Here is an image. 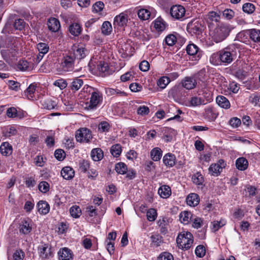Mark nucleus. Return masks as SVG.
Here are the masks:
<instances>
[{
	"mask_svg": "<svg viewBox=\"0 0 260 260\" xmlns=\"http://www.w3.org/2000/svg\"><path fill=\"white\" fill-rule=\"evenodd\" d=\"M233 28L229 24L219 23L210 30V35L216 43L221 42L229 36Z\"/></svg>",
	"mask_w": 260,
	"mask_h": 260,
	"instance_id": "1",
	"label": "nucleus"
},
{
	"mask_svg": "<svg viewBox=\"0 0 260 260\" xmlns=\"http://www.w3.org/2000/svg\"><path fill=\"white\" fill-rule=\"evenodd\" d=\"M193 242V236L189 232H182L177 236L176 242L179 248L187 250L192 245Z\"/></svg>",
	"mask_w": 260,
	"mask_h": 260,
	"instance_id": "2",
	"label": "nucleus"
},
{
	"mask_svg": "<svg viewBox=\"0 0 260 260\" xmlns=\"http://www.w3.org/2000/svg\"><path fill=\"white\" fill-rule=\"evenodd\" d=\"M205 28L204 22L199 19H194L187 24L186 29L191 35H199L202 33Z\"/></svg>",
	"mask_w": 260,
	"mask_h": 260,
	"instance_id": "3",
	"label": "nucleus"
},
{
	"mask_svg": "<svg viewBox=\"0 0 260 260\" xmlns=\"http://www.w3.org/2000/svg\"><path fill=\"white\" fill-rule=\"evenodd\" d=\"M236 55V52L232 47H227L219 52L220 60L224 63H230Z\"/></svg>",
	"mask_w": 260,
	"mask_h": 260,
	"instance_id": "4",
	"label": "nucleus"
},
{
	"mask_svg": "<svg viewBox=\"0 0 260 260\" xmlns=\"http://www.w3.org/2000/svg\"><path fill=\"white\" fill-rule=\"evenodd\" d=\"M75 56L72 55V53H69L68 54L64 56L62 58L60 66L62 70L64 72H69L73 70Z\"/></svg>",
	"mask_w": 260,
	"mask_h": 260,
	"instance_id": "5",
	"label": "nucleus"
},
{
	"mask_svg": "<svg viewBox=\"0 0 260 260\" xmlns=\"http://www.w3.org/2000/svg\"><path fill=\"white\" fill-rule=\"evenodd\" d=\"M76 138L78 142L88 143L92 138L91 132L87 128H81L77 131Z\"/></svg>",
	"mask_w": 260,
	"mask_h": 260,
	"instance_id": "6",
	"label": "nucleus"
},
{
	"mask_svg": "<svg viewBox=\"0 0 260 260\" xmlns=\"http://www.w3.org/2000/svg\"><path fill=\"white\" fill-rule=\"evenodd\" d=\"M185 12L184 7L179 5H174L170 9L171 16L177 20H181L185 16Z\"/></svg>",
	"mask_w": 260,
	"mask_h": 260,
	"instance_id": "7",
	"label": "nucleus"
},
{
	"mask_svg": "<svg viewBox=\"0 0 260 260\" xmlns=\"http://www.w3.org/2000/svg\"><path fill=\"white\" fill-rule=\"evenodd\" d=\"M73 50L74 52L72 53V55H74L75 58H76L78 59L84 58L88 53V50L82 44L74 46Z\"/></svg>",
	"mask_w": 260,
	"mask_h": 260,
	"instance_id": "8",
	"label": "nucleus"
},
{
	"mask_svg": "<svg viewBox=\"0 0 260 260\" xmlns=\"http://www.w3.org/2000/svg\"><path fill=\"white\" fill-rule=\"evenodd\" d=\"M59 260H73V253L72 251L66 247L61 248L58 252Z\"/></svg>",
	"mask_w": 260,
	"mask_h": 260,
	"instance_id": "9",
	"label": "nucleus"
},
{
	"mask_svg": "<svg viewBox=\"0 0 260 260\" xmlns=\"http://www.w3.org/2000/svg\"><path fill=\"white\" fill-rule=\"evenodd\" d=\"M197 84V82L195 77H186L182 80L181 87L189 90L195 88Z\"/></svg>",
	"mask_w": 260,
	"mask_h": 260,
	"instance_id": "10",
	"label": "nucleus"
},
{
	"mask_svg": "<svg viewBox=\"0 0 260 260\" xmlns=\"http://www.w3.org/2000/svg\"><path fill=\"white\" fill-rule=\"evenodd\" d=\"M188 54L195 56V60L199 59L202 55L201 53L199 51L198 47L194 44H188L186 49Z\"/></svg>",
	"mask_w": 260,
	"mask_h": 260,
	"instance_id": "11",
	"label": "nucleus"
},
{
	"mask_svg": "<svg viewBox=\"0 0 260 260\" xmlns=\"http://www.w3.org/2000/svg\"><path fill=\"white\" fill-rule=\"evenodd\" d=\"M40 256L43 259L49 258L51 256V248L48 244H44L38 247Z\"/></svg>",
	"mask_w": 260,
	"mask_h": 260,
	"instance_id": "12",
	"label": "nucleus"
},
{
	"mask_svg": "<svg viewBox=\"0 0 260 260\" xmlns=\"http://www.w3.org/2000/svg\"><path fill=\"white\" fill-rule=\"evenodd\" d=\"M32 230V226L30 220L23 219L19 225V232L24 235L29 234Z\"/></svg>",
	"mask_w": 260,
	"mask_h": 260,
	"instance_id": "13",
	"label": "nucleus"
},
{
	"mask_svg": "<svg viewBox=\"0 0 260 260\" xmlns=\"http://www.w3.org/2000/svg\"><path fill=\"white\" fill-rule=\"evenodd\" d=\"M100 92L97 90L92 92L88 108L93 109L96 107L99 104L100 99L102 98Z\"/></svg>",
	"mask_w": 260,
	"mask_h": 260,
	"instance_id": "14",
	"label": "nucleus"
},
{
	"mask_svg": "<svg viewBox=\"0 0 260 260\" xmlns=\"http://www.w3.org/2000/svg\"><path fill=\"white\" fill-rule=\"evenodd\" d=\"M127 21V15L122 13L115 17L114 25L118 26H124L126 25Z\"/></svg>",
	"mask_w": 260,
	"mask_h": 260,
	"instance_id": "15",
	"label": "nucleus"
},
{
	"mask_svg": "<svg viewBox=\"0 0 260 260\" xmlns=\"http://www.w3.org/2000/svg\"><path fill=\"white\" fill-rule=\"evenodd\" d=\"M47 25L49 29L53 32L57 31L60 27L59 20L55 18L49 19Z\"/></svg>",
	"mask_w": 260,
	"mask_h": 260,
	"instance_id": "16",
	"label": "nucleus"
},
{
	"mask_svg": "<svg viewBox=\"0 0 260 260\" xmlns=\"http://www.w3.org/2000/svg\"><path fill=\"white\" fill-rule=\"evenodd\" d=\"M61 175L66 180L72 179L75 175L74 170L70 167H65L61 171Z\"/></svg>",
	"mask_w": 260,
	"mask_h": 260,
	"instance_id": "17",
	"label": "nucleus"
},
{
	"mask_svg": "<svg viewBox=\"0 0 260 260\" xmlns=\"http://www.w3.org/2000/svg\"><path fill=\"white\" fill-rule=\"evenodd\" d=\"M17 68L21 71H30L32 68V64L25 60H20L17 64Z\"/></svg>",
	"mask_w": 260,
	"mask_h": 260,
	"instance_id": "18",
	"label": "nucleus"
},
{
	"mask_svg": "<svg viewBox=\"0 0 260 260\" xmlns=\"http://www.w3.org/2000/svg\"><path fill=\"white\" fill-rule=\"evenodd\" d=\"M186 203L190 206H197L199 203V197L197 193H190L186 198Z\"/></svg>",
	"mask_w": 260,
	"mask_h": 260,
	"instance_id": "19",
	"label": "nucleus"
},
{
	"mask_svg": "<svg viewBox=\"0 0 260 260\" xmlns=\"http://www.w3.org/2000/svg\"><path fill=\"white\" fill-rule=\"evenodd\" d=\"M250 39L254 43L260 45V30L256 29H249Z\"/></svg>",
	"mask_w": 260,
	"mask_h": 260,
	"instance_id": "20",
	"label": "nucleus"
},
{
	"mask_svg": "<svg viewBox=\"0 0 260 260\" xmlns=\"http://www.w3.org/2000/svg\"><path fill=\"white\" fill-rule=\"evenodd\" d=\"M158 193L161 198L167 199L171 196V189L168 185H164L159 187Z\"/></svg>",
	"mask_w": 260,
	"mask_h": 260,
	"instance_id": "21",
	"label": "nucleus"
},
{
	"mask_svg": "<svg viewBox=\"0 0 260 260\" xmlns=\"http://www.w3.org/2000/svg\"><path fill=\"white\" fill-rule=\"evenodd\" d=\"M38 211L42 214H46L50 210V206L48 203L46 201H40L37 204Z\"/></svg>",
	"mask_w": 260,
	"mask_h": 260,
	"instance_id": "22",
	"label": "nucleus"
},
{
	"mask_svg": "<svg viewBox=\"0 0 260 260\" xmlns=\"http://www.w3.org/2000/svg\"><path fill=\"white\" fill-rule=\"evenodd\" d=\"M12 147L8 142H4L0 146V151L5 156H9L12 153Z\"/></svg>",
	"mask_w": 260,
	"mask_h": 260,
	"instance_id": "23",
	"label": "nucleus"
},
{
	"mask_svg": "<svg viewBox=\"0 0 260 260\" xmlns=\"http://www.w3.org/2000/svg\"><path fill=\"white\" fill-rule=\"evenodd\" d=\"M176 157L174 154L171 153L166 154L163 157V161L167 166L171 167L175 164Z\"/></svg>",
	"mask_w": 260,
	"mask_h": 260,
	"instance_id": "24",
	"label": "nucleus"
},
{
	"mask_svg": "<svg viewBox=\"0 0 260 260\" xmlns=\"http://www.w3.org/2000/svg\"><path fill=\"white\" fill-rule=\"evenodd\" d=\"M216 103L221 108L229 109L230 107L229 101L223 95H218L216 99Z\"/></svg>",
	"mask_w": 260,
	"mask_h": 260,
	"instance_id": "25",
	"label": "nucleus"
},
{
	"mask_svg": "<svg viewBox=\"0 0 260 260\" xmlns=\"http://www.w3.org/2000/svg\"><path fill=\"white\" fill-rule=\"evenodd\" d=\"M69 31L74 36H78L81 32L82 28L79 24L72 23L69 27Z\"/></svg>",
	"mask_w": 260,
	"mask_h": 260,
	"instance_id": "26",
	"label": "nucleus"
},
{
	"mask_svg": "<svg viewBox=\"0 0 260 260\" xmlns=\"http://www.w3.org/2000/svg\"><path fill=\"white\" fill-rule=\"evenodd\" d=\"M236 166L238 170L244 171L247 168L248 162L244 157H240L236 160Z\"/></svg>",
	"mask_w": 260,
	"mask_h": 260,
	"instance_id": "27",
	"label": "nucleus"
},
{
	"mask_svg": "<svg viewBox=\"0 0 260 260\" xmlns=\"http://www.w3.org/2000/svg\"><path fill=\"white\" fill-rule=\"evenodd\" d=\"M103 152L101 148L93 149L91 152V157L94 161H99L103 157Z\"/></svg>",
	"mask_w": 260,
	"mask_h": 260,
	"instance_id": "28",
	"label": "nucleus"
},
{
	"mask_svg": "<svg viewBox=\"0 0 260 260\" xmlns=\"http://www.w3.org/2000/svg\"><path fill=\"white\" fill-rule=\"evenodd\" d=\"M167 26L166 22L161 18H157L154 22V27L158 31H162Z\"/></svg>",
	"mask_w": 260,
	"mask_h": 260,
	"instance_id": "29",
	"label": "nucleus"
},
{
	"mask_svg": "<svg viewBox=\"0 0 260 260\" xmlns=\"http://www.w3.org/2000/svg\"><path fill=\"white\" fill-rule=\"evenodd\" d=\"M182 87L180 85H176L172 87L169 91V96H172L174 99L178 98L181 94Z\"/></svg>",
	"mask_w": 260,
	"mask_h": 260,
	"instance_id": "30",
	"label": "nucleus"
},
{
	"mask_svg": "<svg viewBox=\"0 0 260 260\" xmlns=\"http://www.w3.org/2000/svg\"><path fill=\"white\" fill-rule=\"evenodd\" d=\"M193 216L190 212L184 211L180 214V220L184 224H187L190 220L191 221Z\"/></svg>",
	"mask_w": 260,
	"mask_h": 260,
	"instance_id": "31",
	"label": "nucleus"
},
{
	"mask_svg": "<svg viewBox=\"0 0 260 260\" xmlns=\"http://www.w3.org/2000/svg\"><path fill=\"white\" fill-rule=\"evenodd\" d=\"M222 170L221 167H220L216 164H213L210 166L209 172L212 175L217 176L222 171Z\"/></svg>",
	"mask_w": 260,
	"mask_h": 260,
	"instance_id": "32",
	"label": "nucleus"
},
{
	"mask_svg": "<svg viewBox=\"0 0 260 260\" xmlns=\"http://www.w3.org/2000/svg\"><path fill=\"white\" fill-rule=\"evenodd\" d=\"M150 154L153 160L158 161L160 159L162 156V151L160 148L156 147L151 151Z\"/></svg>",
	"mask_w": 260,
	"mask_h": 260,
	"instance_id": "33",
	"label": "nucleus"
},
{
	"mask_svg": "<svg viewBox=\"0 0 260 260\" xmlns=\"http://www.w3.org/2000/svg\"><path fill=\"white\" fill-rule=\"evenodd\" d=\"M165 131V135L164 136L165 141L166 142L171 141L176 134L175 131L174 129L168 127L166 128Z\"/></svg>",
	"mask_w": 260,
	"mask_h": 260,
	"instance_id": "34",
	"label": "nucleus"
},
{
	"mask_svg": "<svg viewBox=\"0 0 260 260\" xmlns=\"http://www.w3.org/2000/svg\"><path fill=\"white\" fill-rule=\"evenodd\" d=\"M150 11L146 9H141L138 11L139 18L142 20H148L150 16Z\"/></svg>",
	"mask_w": 260,
	"mask_h": 260,
	"instance_id": "35",
	"label": "nucleus"
},
{
	"mask_svg": "<svg viewBox=\"0 0 260 260\" xmlns=\"http://www.w3.org/2000/svg\"><path fill=\"white\" fill-rule=\"evenodd\" d=\"M83 81L78 78L75 79L72 82L70 86L71 89L74 91H77L82 86Z\"/></svg>",
	"mask_w": 260,
	"mask_h": 260,
	"instance_id": "36",
	"label": "nucleus"
},
{
	"mask_svg": "<svg viewBox=\"0 0 260 260\" xmlns=\"http://www.w3.org/2000/svg\"><path fill=\"white\" fill-rule=\"evenodd\" d=\"M112 30L111 24L109 21H105L101 27L102 32L105 35H109Z\"/></svg>",
	"mask_w": 260,
	"mask_h": 260,
	"instance_id": "37",
	"label": "nucleus"
},
{
	"mask_svg": "<svg viewBox=\"0 0 260 260\" xmlns=\"http://www.w3.org/2000/svg\"><path fill=\"white\" fill-rule=\"evenodd\" d=\"M36 87L34 84H30L24 92L25 95L29 100H32Z\"/></svg>",
	"mask_w": 260,
	"mask_h": 260,
	"instance_id": "38",
	"label": "nucleus"
},
{
	"mask_svg": "<svg viewBox=\"0 0 260 260\" xmlns=\"http://www.w3.org/2000/svg\"><path fill=\"white\" fill-rule=\"evenodd\" d=\"M70 212L71 216L74 218H78L81 214V210L78 206H73L70 209Z\"/></svg>",
	"mask_w": 260,
	"mask_h": 260,
	"instance_id": "39",
	"label": "nucleus"
},
{
	"mask_svg": "<svg viewBox=\"0 0 260 260\" xmlns=\"http://www.w3.org/2000/svg\"><path fill=\"white\" fill-rule=\"evenodd\" d=\"M192 179L193 182L197 185H202L204 182V177L200 172H197L194 174L192 177Z\"/></svg>",
	"mask_w": 260,
	"mask_h": 260,
	"instance_id": "40",
	"label": "nucleus"
},
{
	"mask_svg": "<svg viewBox=\"0 0 260 260\" xmlns=\"http://www.w3.org/2000/svg\"><path fill=\"white\" fill-rule=\"evenodd\" d=\"M170 82V77H168L167 76H163L160 78L157 81V85L158 86L162 88H165L167 85Z\"/></svg>",
	"mask_w": 260,
	"mask_h": 260,
	"instance_id": "41",
	"label": "nucleus"
},
{
	"mask_svg": "<svg viewBox=\"0 0 260 260\" xmlns=\"http://www.w3.org/2000/svg\"><path fill=\"white\" fill-rule=\"evenodd\" d=\"M115 170L118 174H124L127 170V166L123 162H119L115 165Z\"/></svg>",
	"mask_w": 260,
	"mask_h": 260,
	"instance_id": "42",
	"label": "nucleus"
},
{
	"mask_svg": "<svg viewBox=\"0 0 260 260\" xmlns=\"http://www.w3.org/2000/svg\"><path fill=\"white\" fill-rule=\"evenodd\" d=\"M190 104L193 107L198 106L201 105H204V100L200 97L193 96L191 98Z\"/></svg>",
	"mask_w": 260,
	"mask_h": 260,
	"instance_id": "43",
	"label": "nucleus"
},
{
	"mask_svg": "<svg viewBox=\"0 0 260 260\" xmlns=\"http://www.w3.org/2000/svg\"><path fill=\"white\" fill-rule=\"evenodd\" d=\"M111 153L114 157H118L121 152V147L120 144H116L113 145L111 148Z\"/></svg>",
	"mask_w": 260,
	"mask_h": 260,
	"instance_id": "44",
	"label": "nucleus"
},
{
	"mask_svg": "<svg viewBox=\"0 0 260 260\" xmlns=\"http://www.w3.org/2000/svg\"><path fill=\"white\" fill-rule=\"evenodd\" d=\"M25 23L22 19H15V21L13 23V27L15 29L21 30L25 26Z\"/></svg>",
	"mask_w": 260,
	"mask_h": 260,
	"instance_id": "45",
	"label": "nucleus"
},
{
	"mask_svg": "<svg viewBox=\"0 0 260 260\" xmlns=\"http://www.w3.org/2000/svg\"><path fill=\"white\" fill-rule=\"evenodd\" d=\"M147 218L149 221H154L157 217L156 210L154 208L149 209L147 212Z\"/></svg>",
	"mask_w": 260,
	"mask_h": 260,
	"instance_id": "46",
	"label": "nucleus"
},
{
	"mask_svg": "<svg viewBox=\"0 0 260 260\" xmlns=\"http://www.w3.org/2000/svg\"><path fill=\"white\" fill-rule=\"evenodd\" d=\"M37 48L39 53L45 55L46 54L49 49V46L44 43H40L37 45Z\"/></svg>",
	"mask_w": 260,
	"mask_h": 260,
	"instance_id": "47",
	"label": "nucleus"
},
{
	"mask_svg": "<svg viewBox=\"0 0 260 260\" xmlns=\"http://www.w3.org/2000/svg\"><path fill=\"white\" fill-rule=\"evenodd\" d=\"M191 221L192 222V226L197 229L200 228L203 224V219L199 217H195L194 218L193 217Z\"/></svg>",
	"mask_w": 260,
	"mask_h": 260,
	"instance_id": "48",
	"label": "nucleus"
},
{
	"mask_svg": "<svg viewBox=\"0 0 260 260\" xmlns=\"http://www.w3.org/2000/svg\"><path fill=\"white\" fill-rule=\"evenodd\" d=\"M242 9L244 12L248 14H251L254 11L255 7L251 3H246L243 5Z\"/></svg>",
	"mask_w": 260,
	"mask_h": 260,
	"instance_id": "49",
	"label": "nucleus"
},
{
	"mask_svg": "<svg viewBox=\"0 0 260 260\" xmlns=\"http://www.w3.org/2000/svg\"><path fill=\"white\" fill-rule=\"evenodd\" d=\"M212 223L213 225L212 230L215 232L225 224V221L221 219L220 221H214Z\"/></svg>",
	"mask_w": 260,
	"mask_h": 260,
	"instance_id": "50",
	"label": "nucleus"
},
{
	"mask_svg": "<svg viewBox=\"0 0 260 260\" xmlns=\"http://www.w3.org/2000/svg\"><path fill=\"white\" fill-rule=\"evenodd\" d=\"M207 16L210 20L215 22H218L220 18V15L214 11L210 12Z\"/></svg>",
	"mask_w": 260,
	"mask_h": 260,
	"instance_id": "51",
	"label": "nucleus"
},
{
	"mask_svg": "<svg viewBox=\"0 0 260 260\" xmlns=\"http://www.w3.org/2000/svg\"><path fill=\"white\" fill-rule=\"evenodd\" d=\"M249 36V30L241 31L237 35V39L241 42H245Z\"/></svg>",
	"mask_w": 260,
	"mask_h": 260,
	"instance_id": "52",
	"label": "nucleus"
},
{
	"mask_svg": "<svg viewBox=\"0 0 260 260\" xmlns=\"http://www.w3.org/2000/svg\"><path fill=\"white\" fill-rule=\"evenodd\" d=\"M106 92L110 95H118L120 96L125 95V93L123 91H121L117 89L108 88L106 90Z\"/></svg>",
	"mask_w": 260,
	"mask_h": 260,
	"instance_id": "53",
	"label": "nucleus"
},
{
	"mask_svg": "<svg viewBox=\"0 0 260 260\" xmlns=\"http://www.w3.org/2000/svg\"><path fill=\"white\" fill-rule=\"evenodd\" d=\"M176 37L174 35H168L165 39L166 44L169 46H173L176 42Z\"/></svg>",
	"mask_w": 260,
	"mask_h": 260,
	"instance_id": "54",
	"label": "nucleus"
},
{
	"mask_svg": "<svg viewBox=\"0 0 260 260\" xmlns=\"http://www.w3.org/2000/svg\"><path fill=\"white\" fill-rule=\"evenodd\" d=\"M110 124L106 121H102L99 124L98 128L101 132H106L110 129Z\"/></svg>",
	"mask_w": 260,
	"mask_h": 260,
	"instance_id": "55",
	"label": "nucleus"
},
{
	"mask_svg": "<svg viewBox=\"0 0 260 260\" xmlns=\"http://www.w3.org/2000/svg\"><path fill=\"white\" fill-rule=\"evenodd\" d=\"M195 253L197 256L202 257L206 253L205 248L203 245H199L196 247Z\"/></svg>",
	"mask_w": 260,
	"mask_h": 260,
	"instance_id": "56",
	"label": "nucleus"
},
{
	"mask_svg": "<svg viewBox=\"0 0 260 260\" xmlns=\"http://www.w3.org/2000/svg\"><path fill=\"white\" fill-rule=\"evenodd\" d=\"M149 112V108L146 106H140L137 109L138 114L141 116L148 115Z\"/></svg>",
	"mask_w": 260,
	"mask_h": 260,
	"instance_id": "57",
	"label": "nucleus"
},
{
	"mask_svg": "<svg viewBox=\"0 0 260 260\" xmlns=\"http://www.w3.org/2000/svg\"><path fill=\"white\" fill-rule=\"evenodd\" d=\"M39 189L43 193H46L49 190V184L46 181H42L39 184Z\"/></svg>",
	"mask_w": 260,
	"mask_h": 260,
	"instance_id": "58",
	"label": "nucleus"
},
{
	"mask_svg": "<svg viewBox=\"0 0 260 260\" xmlns=\"http://www.w3.org/2000/svg\"><path fill=\"white\" fill-rule=\"evenodd\" d=\"M53 85L58 87L60 89H63L67 86V83L65 80L60 79L56 80Z\"/></svg>",
	"mask_w": 260,
	"mask_h": 260,
	"instance_id": "59",
	"label": "nucleus"
},
{
	"mask_svg": "<svg viewBox=\"0 0 260 260\" xmlns=\"http://www.w3.org/2000/svg\"><path fill=\"white\" fill-rule=\"evenodd\" d=\"M157 260H174V257L171 253L164 252L159 255Z\"/></svg>",
	"mask_w": 260,
	"mask_h": 260,
	"instance_id": "60",
	"label": "nucleus"
},
{
	"mask_svg": "<svg viewBox=\"0 0 260 260\" xmlns=\"http://www.w3.org/2000/svg\"><path fill=\"white\" fill-rule=\"evenodd\" d=\"M109 67L107 63L100 61L98 65V69L102 73H108Z\"/></svg>",
	"mask_w": 260,
	"mask_h": 260,
	"instance_id": "61",
	"label": "nucleus"
},
{
	"mask_svg": "<svg viewBox=\"0 0 260 260\" xmlns=\"http://www.w3.org/2000/svg\"><path fill=\"white\" fill-rule=\"evenodd\" d=\"M89 163L87 160H83L80 162V169L84 173L86 172L89 169Z\"/></svg>",
	"mask_w": 260,
	"mask_h": 260,
	"instance_id": "62",
	"label": "nucleus"
},
{
	"mask_svg": "<svg viewBox=\"0 0 260 260\" xmlns=\"http://www.w3.org/2000/svg\"><path fill=\"white\" fill-rule=\"evenodd\" d=\"M55 158L58 160H62L65 157V153L62 149H57L54 152Z\"/></svg>",
	"mask_w": 260,
	"mask_h": 260,
	"instance_id": "63",
	"label": "nucleus"
},
{
	"mask_svg": "<svg viewBox=\"0 0 260 260\" xmlns=\"http://www.w3.org/2000/svg\"><path fill=\"white\" fill-rule=\"evenodd\" d=\"M24 257V252L22 250H16L13 255L14 260H23Z\"/></svg>",
	"mask_w": 260,
	"mask_h": 260,
	"instance_id": "64",
	"label": "nucleus"
}]
</instances>
